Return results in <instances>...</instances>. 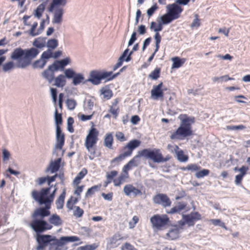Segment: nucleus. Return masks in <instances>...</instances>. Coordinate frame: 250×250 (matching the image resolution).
Instances as JSON below:
<instances>
[{
	"mask_svg": "<svg viewBox=\"0 0 250 250\" xmlns=\"http://www.w3.org/2000/svg\"><path fill=\"white\" fill-rule=\"evenodd\" d=\"M50 214V211L45 208L36 209L31 215L32 220L29 226L37 233H42L51 229L52 226L43 220L45 217L49 216Z\"/></svg>",
	"mask_w": 250,
	"mask_h": 250,
	"instance_id": "1",
	"label": "nucleus"
},
{
	"mask_svg": "<svg viewBox=\"0 0 250 250\" xmlns=\"http://www.w3.org/2000/svg\"><path fill=\"white\" fill-rule=\"evenodd\" d=\"M92 126L89 129L88 133L86 137L84 146L89 152L90 153L89 158L93 159L95 157V148L94 146L97 144L99 138V132L98 130L94 127L93 123Z\"/></svg>",
	"mask_w": 250,
	"mask_h": 250,
	"instance_id": "2",
	"label": "nucleus"
},
{
	"mask_svg": "<svg viewBox=\"0 0 250 250\" xmlns=\"http://www.w3.org/2000/svg\"><path fill=\"white\" fill-rule=\"evenodd\" d=\"M51 187L42 188L40 191L33 190L31 192L32 197L40 205H44V208H45L47 210L51 208L50 201L48 194L50 190Z\"/></svg>",
	"mask_w": 250,
	"mask_h": 250,
	"instance_id": "3",
	"label": "nucleus"
},
{
	"mask_svg": "<svg viewBox=\"0 0 250 250\" xmlns=\"http://www.w3.org/2000/svg\"><path fill=\"white\" fill-rule=\"evenodd\" d=\"M144 157L152 160L155 163L164 162L168 161L170 157L167 156L164 158L159 149H144L138 152L136 157Z\"/></svg>",
	"mask_w": 250,
	"mask_h": 250,
	"instance_id": "4",
	"label": "nucleus"
},
{
	"mask_svg": "<svg viewBox=\"0 0 250 250\" xmlns=\"http://www.w3.org/2000/svg\"><path fill=\"white\" fill-rule=\"evenodd\" d=\"M138 157H136V155L123 167L122 172L118 176V179L115 181V183H116V185H122L126 182V180L129 179V175L128 171L131 170L133 167L137 166L135 159Z\"/></svg>",
	"mask_w": 250,
	"mask_h": 250,
	"instance_id": "5",
	"label": "nucleus"
},
{
	"mask_svg": "<svg viewBox=\"0 0 250 250\" xmlns=\"http://www.w3.org/2000/svg\"><path fill=\"white\" fill-rule=\"evenodd\" d=\"M39 53V50L34 47L24 50V57L22 60L18 62L17 67H26L30 64L31 60L36 58Z\"/></svg>",
	"mask_w": 250,
	"mask_h": 250,
	"instance_id": "6",
	"label": "nucleus"
},
{
	"mask_svg": "<svg viewBox=\"0 0 250 250\" xmlns=\"http://www.w3.org/2000/svg\"><path fill=\"white\" fill-rule=\"evenodd\" d=\"M152 227L157 229H162L169 223V219L166 214H156L150 218Z\"/></svg>",
	"mask_w": 250,
	"mask_h": 250,
	"instance_id": "7",
	"label": "nucleus"
},
{
	"mask_svg": "<svg viewBox=\"0 0 250 250\" xmlns=\"http://www.w3.org/2000/svg\"><path fill=\"white\" fill-rule=\"evenodd\" d=\"M192 135L193 131L192 128L180 125L177 129L170 135V139L172 140H183L186 137Z\"/></svg>",
	"mask_w": 250,
	"mask_h": 250,
	"instance_id": "8",
	"label": "nucleus"
},
{
	"mask_svg": "<svg viewBox=\"0 0 250 250\" xmlns=\"http://www.w3.org/2000/svg\"><path fill=\"white\" fill-rule=\"evenodd\" d=\"M141 142L137 139H134L130 141L123 148V152L121 153L125 158L131 156L133 150L139 147Z\"/></svg>",
	"mask_w": 250,
	"mask_h": 250,
	"instance_id": "9",
	"label": "nucleus"
},
{
	"mask_svg": "<svg viewBox=\"0 0 250 250\" xmlns=\"http://www.w3.org/2000/svg\"><path fill=\"white\" fill-rule=\"evenodd\" d=\"M139 48V44L138 43H136L135 44L133 47L132 50L129 53V55L127 56V57L125 59V57L127 55L128 52V49H125L122 55L120 57L118 60V62L116 64H115L113 67V71H115L120 66H121L123 64V63L124 61L126 62H129L131 60V55L132 54L133 51H135L138 50Z\"/></svg>",
	"mask_w": 250,
	"mask_h": 250,
	"instance_id": "10",
	"label": "nucleus"
},
{
	"mask_svg": "<svg viewBox=\"0 0 250 250\" xmlns=\"http://www.w3.org/2000/svg\"><path fill=\"white\" fill-rule=\"evenodd\" d=\"M128 237L127 235L123 236L119 232H117L108 238L107 247L109 249L117 248L120 244V241L126 240Z\"/></svg>",
	"mask_w": 250,
	"mask_h": 250,
	"instance_id": "11",
	"label": "nucleus"
},
{
	"mask_svg": "<svg viewBox=\"0 0 250 250\" xmlns=\"http://www.w3.org/2000/svg\"><path fill=\"white\" fill-rule=\"evenodd\" d=\"M153 202L156 204L161 205L166 208L170 206L171 201L167 195L163 193H158L155 195L153 198Z\"/></svg>",
	"mask_w": 250,
	"mask_h": 250,
	"instance_id": "12",
	"label": "nucleus"
},
{
	"mask_svg": "<svg viewBox=\"0 0 250 250\" xmlns=\"http://www.w3.org/2000/svg\"><path fill=\"white\" fill-rule=\"evenodd\" d=\"M163 83L161 82L157 85H154L151 90V97L153 100H164V93L162 89Z\"/></svg>",
	"mask_w": 250,
	"mask_h": 250,
	"instance_id": "13",
	"label": "nucleus"
},
{
	"mask_svg": "<svg viewBox=\"0 0 250 250\" xmlns=\"http://www.w3.org/2000/svg\"><path fill=\"white\" fill-rule=\"evenodd\" d=\"M183 218L188 226H193L196 221L201 219V215L198 212H192L189 214L183 215Z\"/></svg>",
	"mask_w": 250,
	"mask_h": 250,
	"instance_id": "14",
	"label": "nucleus"
},
{
	"mask_svg": "<svg viewBox=\"0 0 250 250\" xmlns=\"http://www.w3.org/2000/svg\"><path fill=\"white\" fill-rule=\"evenodd\" d=\"M183 11V9L176 4H172L167 6V13L173 18L176 20L180 17V14Z\"/></svg>",
	"mask_w": 250,
	"mask_h": 250,
	"instance_id": "15",
	"label": "nucleus"
},
{
	"mask_svg": "<svg viewBox=\"0 0 250 250\" xmlns=\"http://www.w3.org/2000/svg\"><path fill=\"white\" fill-rule=\"evenodd\" d=\"M179 119L181 121L180 125L192 128L191 125L195 123V118L189 117L187 114H181L179 116Z\"/></svg>",
	"mask_w": 250,
	"mask_h": 250,
	"instance_id": "16",
	"label": "nucleus"
},
{
	"mask_svg": "<svg viewBox=\"0 0 250 250\" xmlns=\"http://www.w3.org/2000/svg\"><path fill=\"white\" fill-rule=\"evenodd\" d=\"M112 71L110 72H93L91 74V77L94 80L97 81H100L103 79H106V81H109L110 78L112 77Z\"/></svg>",
	"mask_w": 250,
	"mask_h": 250,
	"instance_id": "17",
	"label": "nucleus"
},
{
	"mask_svg": "<svg viewBox=\"0 0 250 250\" xmlns=\"http://www.w3.org/2000/svg\"><path fill=\"white\" fill-rule=\"evenodd\" d=\"M56 139L57 143L56 147L59 149H62L64 144V135L62 132L61 128L60 126H57L56 127Z\"/></svg>",
	"mask_w": 250,
	"mask_h": 250,
	"instance_id": "18",
	"label": "nucleus"
},
{
	"mask_svg": "<svg viewBox=\"0 0 250 250\" xmlns=\"http://www.w3.org/2000/svg\"><path fill=\"white\" fill-rule=\"evenodd\" d=\"M124 192L126 196H130L132 193L134 196L139 195H142V192L141 190L137 188L131 184L126 185L124 188Z\"/></svg>",
	"mask_w": 250,
	"mask_h": 250,
	"instance_id": "19",
	"label": "nucleus"
},
{
	"mask_svg": "<svg viewBox=\"0 0 250 250\" xmlns=\"http://www.w3.org/2000/svg\"><path fill=\"white\" fill-rule=\"evenodd\" d=\"M70 62L69 58H66L60 61H55L52 65H49V68H54V70H58L59 69L63 70Z\"/></svg>",
	"mask_w": 250,
	"mask_h": 250,
	"instance_id": "20",
	"label": "nucleus"
},
{
	"mask_svg": "<svg viewBox=\"0 0 250 250\" xmlns=\"http://www.w3.org/2000/svg\"><path fill=\"white\" fill-rule=\"evenodd\" d=\"M39 245L38 249H42L51 241V236L49 235H39L37 237Z\"/></svg>",
	"mask_w": 250,
	"mask_h": 250,
	"instance_id": "21",
	"label": "nucleus"
},
{
	"mask_svg": "<svg viewBox=\"0 0 250 250\" xmlns=\"http://www.w3.org/2000/svg\"><path fill=\"white\" fill-rule=\"evenodd\" d=\"M118 174V172L115 170L106 172V181L104 182L105 186H107L108 184L113 182L115 187H120L121 185H116V183H115V181L118 179V177L117 178H115V177L117 176Z\"/></svg>",
	"mask_w": 250,
	"mask_h": 250,
	"instance_id": "22",
	"label": "nucleus"
},
{
	"mask_svg": "<svg viewBox=\"0 0 250 250\" xmlns=\"http://www.w3.org/2000/svg\"><path fill=\"white\" fill-rule=\"evenodd\" d=\"M120 101L119 98L114 99L109 107V112L113 115L115 119L117 117L120 112V108L118 106Z\"/></svg>",
	"mask_w": 250,
	"mask_h": 250,
	"instance_id": "23",
	"label": "nucleus"
},
{
	"mask_svg": "<svg viewBox=\"0 0 250 250\" xmlns=\"http://www.w3.org/2000/svg\"><path fill=\"white\" fill-rule=\"evenodd\" d=\"M61 162V158H58L54 161L51 162L49 167L46 168V172L50 171L53 173L58 171L60 167Z\"/></svg>",
	"mask_w": 250,
	"mask_h": 250,
	"instance_id": "24",
	"label": "nucleus"
},
{
	"mask_svg": "<svg viewBox=\"0 0 250 250\" xmlns=\"http://www.w3.org/2000/svg\"><path fill=\"white\" fill-rule=\"evenodd\" d=\"M24 57V50L21 48H17L14 50L11 55L12 60H18V62Z\"/></svg>",
	"mask_w": 250,
	"mask_h": 250,
	"instance_id": "25",
	"label": "nucleus"
},
{
	"mask_svg": "<svg viewBox=\"0 0 250 250\" xmlns=\"http://www.w3.org/2000/svg\"><path fill=\"white\" fill-rule=\"evenodd\" d=\"M187 206V203L186 202H179L177 206L172 208L169 211H167V212L168 214H174L177 212H179L186 209Z\"/></svg>",
	"mask_w": 250,
	"mask_h": 250,
	"instance_id": "26",
	"label": "nucleus"
},
{
	"mask_svg": "<svg viewBox=\"0 0 250 250\" xmlns=\"http://www.w3.org/2000/svg\"><path fill=\"white\" fill-rule=\"evenodd\" d=\"M66 196V189L64 188L62 192L58 197L56 201V208L58 209H62L63 208L64 199Z\"/></svg>",
	"mask_w": 250,
	"mask_h": 250,
	"instance_id": "27",
	"label": "nucleus"
},
{
	"mask_svg": "<svg viewBox=\"0 0 250 250\" xmlns=\"http://www.w3.org/2000/svg\"><path fill=\"white\" fill-rule=\"evenodd\" d=\"M155 40V49L153 53L150 56L148 59V61L150 62L154 58L156 53L158 51L160 48V43L161 41V36L159 33H155L154 36Z\"/></svg>",
	"mask_w": 250,
	"mask_h": 250,
	"instance_id": "28",
	"label": "nucleus"
},
{
	"mask_svg": "<svg viewBox=\"0 0 250 250\" xmlns=\"http://www.w3.org/2000/svg\"><path fill=\"white\" fill-rule=\"evenodd\" d=\"M63 11L62 8H59L55 10L52 22L55 23H60L62 20Z\"/></svg>",
	"mask_w": 250,
	"mask_h": 250,
	"instance_id": "29",
	"label": "nucleus"
},
{
	"mask_svg": "<svg viewBox=\"0 0 250 250\" xmlns=\"http://www.w3.org/2000/svg\"><path fill=\"white\" fill-rule=\"evenodd\" d=\"M55 71L54 70V68L50 69L49 66L48 68L43 72L42 76L51 83L54 80V71Z\"/></svg>",
	"mask_w": 250,
	"mask_h": 250,
	"instance_id": "30",
	"label": "nucleus"
},
{
	"mask_svg": "<svg viewBox=\"0 0 250 250\" xmlns=\"http://www.w3.org/2000/svg\"><path fill=\"white\" fill-rule=\"evenodd\" d=\"M54 83L53 85L58 87L62 88L66 84L65 77L62 74H60L54 78Z\"/></svg>",
	"mask_w": 250,
	"mask_h": 250,
	"instance_id": "31",
	"label": "nucleus"
},
{
	"mask_svg": "<svg viewBox=\"0 0 250 250\" xmlns=\"http://www.w3.org/2000/svg\"><path fill=\"white\" fill-rule=\"evenodd\" d=\"M46 38L39 37L34 40L33 45L38 49H42L46 46Z\"/></svg>",
	"mask_w": 250,
	"mask_h": 250,
	"instance_id": "32",
	"label": "nucleus"
},
{
	"mask_svg": "<svg viewBox=\"0 0 250 250\" xmlns=\"http://www.w3.org/2000/svg\"><path fill=\"white\" fill-rule=\"evenodd\" d=\"M113 144V137L112 133L105 134L104 139V146L109 149H112Z\"/></svg>",
	"mask_w": 250,
	"mask_h": 250,
	"instance_id": "33",
	"label": "nucleus"
},
{
	"mask_svg": "<svg viewBox=\"0 0 250 250\" xmlns=\"http://www.w3.org/2000/svg\"><path fill=\"white\" fill-rule=\"evenodd\" d=\"M50 225L52 224L55 226H59L62 224V221L61 217L57 214H52L48 219Z\"/></svg>",
	"mask_w": 250,
	"mask_h": 250,
	"instance_id": "34",
	"label": "nucleus"
},
{
	"mask_svg": "<svg viewBox=\"0 0 250 250\" xmlns=\"http://www.w3.org/2000/svg\"><path fill=\"white\" fill-rule=\"evenodd\" d=\"M87 173V169L85 168H83L73 180V185H79V184L81 183V180L84 178Z\"/></svg>",
	"mask_w": 250,
	"mask_h": 250,
	"instance_id": "35",
	"label": "nucleus"
},
{
	"mask_svg": "<svg viewBox=\"0 0 250 250\" xmlns=\"http://www.w3.org/2000/svg\"><path fill=\"white\" fill-rule=\"evenodd\" d=\"M175 147V150H177V151H176V153L177 159L181 162H187L188 159V156L185 154L183 150L181 149L179 150V147L177 146H176Z\"/></svg>",
	"mask_w": 250,
	"mask_h": 250,
	"instance_id": "36",
	"label": "nucleus"
},
{
	"mask_svg": "<svg viewBox=\"0 0 250 250\" xmlns=\"http://www.w3.org/2000/svg\"><path fill=\"white\" fill-rule=\"evenodd\" d=\"M102 187L101 184H99L97 185H95L89 188L85 194V198L91 197L97 191H98L100 190Z\"/></svg>",
	"mask_w": 250,
	"mask_h": 250,
	"instance_id": "37",
	"label": "nucleus"
},
{
	"mask_svg": "<svg viewBox=\"0 0 250 250\" xmlns=\"http://www.w3.org/2000/svg\"><path fill=\"white\" fill-rule=\"evenodd\" d=\"M172 61H173L172 67L178 68L182 66V65L186 62V59H180L178 57H175L172 58Z\"/></svg>",
	"mask_w": 250,
	"mask_h": 250,
	"instance_id": "38",
	"label": "nucleus"
},
{
	"mask_svg": "<svg viewBox=\"0 0 250 250\" xmlns=\"http://www.w3.org/2000/svg\"><path fill=\"white\" fill-rule=\"evenodd\" d=\"M66 3V0H53L48 8V11L49 12H52L56 6L59 5L64 6L65 5Z\"/></svg>",
	"mask_w": 250,
	"mask_h": 250,
	"instance_id": "39",
	"label": "nucleus"
},
{
	"mask_svg": "<svg viewBox=\"0 0 250 250\" xmlns=\"http://www.w3.org/2000/svg\"><path fill=\"white\" fill-rule=\"evenodd\" d=\"M167 238L169 240H175L179 236V230L177 229H172L167 234Z\"/></svg>",
	"mask_w": 250,
	"mask_h": 250,
	"instance_id": "40",
	"label": "nucleus"
},
{
	"mask_svg": "<svg viewBox=\"0 0 250 250\" xmlns=\"http://www.w3.org/2000/svg\"><path fill=\"white\" fill-rule=\"evenodd\" d=\"M60 241L62 244H64L69 242L80 241V239L76 236H64L60 238Z\"/></svg>",
	"mask_w": 250,
	"mask_h": 250,
	"instance_id": "41",
	"label": "nucleus"
},
{
	"mask_svg": "<svg viewBox=\"0 0 250 250\" xmlns=\"http://www.w3.org/2000/svg\"><path fill=\"white\" fill-rule=\"evenodd\" d=\"M101 94L103 95V98L105 100H109L113 96L112 91L107 88H103L101 90Z\"/></svg>",
	"mask_w": 250,
	"mask_h": 250,
	"instance_id": "42",
	"label": "nucleus"
},
{
	"mask_svg": "<svg viewBox=\"0 0 250 250\" xmlns=\"http://www.w3.org/2000/svg\"><path fill=\"white\" fill-rule=\"evenodd\" d=\"M150 28L151 30L156 32V33H157L163 29V25L162 23H157L155 21H152L150 23Z\"/></svg>",
	"mask_w": 250,
	"mask_h": 250,
	"instance_id": "43",
	"label": "nucleus"
},
{
	"mask_svg": "<svg viewBox=\"0 0 250 250\" xmlns=\"http://www.w3.org/2000/svg\"><path fill=\"white\" fill-rule=\"evenodd\" d=\"M45 9V5L43 4H40L35 10V15L38 19H40L42 16V14Z\"/></svg>",
	"mask_w": 250,
	"mask_h": 250,
	"instance_id": "44",
	"label": "nucleus"
},
{
	"mask_svg": "<svg viewBox=\"0 0 250 250\" xmlns=\"http://www.w3.org/2000/svg\"><path fill=\"white\" fill-rule=\"evenodd\" d=\"M47 62V61L42 59L41 57V59L35 61L33 64V66L34 68H42L44 67Z\"/></svg>",
	"mask_w": 250,
	"mask_h": 250,
	"instance_id": "45",
	"label": "nucleus"
},
{
	"mask_svg": "<svg viewBox=\"0 0 250 250\" xmlns=\"http://www.w3.org/2000/svg\"><path fill=\"white\" fill-rule=\"evenodd\" d=\"M46 45L49 49H54L58 45V41L55 39H50L46 42Z\"/></svg>",
	"mask_w": 250,
	"mask_h": 250,
	"instance_id": "46",
	"label": "nucleus"
},
{
	"mask_svg": "<svg viewBox=\"0 0 250 250\" xmlns=\"http://www.w3.org/2000/svg\"><path fill=\"white\" fill-rule=\"evenodd\" d=\"M125 158L120 154L111 161V164L113 167L119 165L120 163Z\"/></svg>",
	"mask_w": 250,
	"mask_h": 250,
	"instance_id": "47",
	"label": "nucleus"
},
{
	"mask_svg": "<svg viewBox=\"0 0 250 250\" xmlns=\"http://www.w3.org/2000/svg\"><path fill=\"white\" fill-rule=\"evenodd\" d=\"M75 187V190L74 191V194L76 195L79 198L81 197V193L83 192L84 186L81 185L79 186V185H73Z\"/></svg>",
	"mask_w": 250,
	"mask_h": 250,
	"instance_id": "48",
	"label": "nucleus"
},
{
	"mask_svg": "<svg viewBox=\"0 0 250 250\" xmlns=\"http://www.w3.org/2000/svg\"><path fill=\"white\" fill-rule=\"evenodd\" d=\"M161 19L162 23L164 24H168L174 20L167 13L162 16Z\"/></svg>",
	"mask_w": 250,
	"mask_h": 250,
	"instance_id": "49",
	"label": "nucleus"
},
{
	"mask_svg": "<svg viewBox=\"0 0 250 250\" xmlns=\"http://www.w3.org/2000/svg\"><path fill=\"white\" fill-rule=\"evenodd\" d=\"M15 66L16 65L14 64V62H13L10 61L5 63L3 65L2 69L3 71L7 72L12 70ZM16 66L17 67V64L16 65Z\"/></svg>",
	"mask_w": 250,
	"mask_h": 250,
	"instance_id": "50",
	"label": "nucleus"
},
{
	"mask_svg": "<svg viewBox=\"0 0 250 250\" xmlns=\"http://www.w3.org/2000/svg\"><path fill=\"white\" fill-rule=\"evenodd\" d=\"M160 69L156 68L152 71L149 75V78L152 80H157L160 77Z\"/></svg>",
	"mask_w": 250,
	"mask_h": 250,
	"instance_id": "51",
	"label": "nucleus"
},
{
	"mask_svg": "<svg viewBox=\"0 0 250 250\" xmlns=\"http://www.w3.org/2000/svg\"><path fill=\"white\" fill-rule=\"evenodd\" d=\"M66 104L69 109L73 110L75 108L77 103L74 100L68 99L66 101Z\"/></svg>",
	"mask_w": 250,
	"mask_h": 250,
	"instance_id": "52",
	"label": "nucleus"
},
{
	"mask_svg": "<svg viewBox=\"0 0 250 250\" xmlns=\"http://www.w3.org/2000/svg\"><path fill=\"white\" fill-rule=\"evenodd\" d=\"M73 78V83L74 85L80 83L84 79L83 75L80 74H75Z\"/></svg>",
	"mask_w": 250,
	"mask_h": 250,
	"instance_id": "53",
	"label": "nucleus"
},
{
	"mask_svg": "<svg viewBox=\"0 0 250 250\" xmlns=\"http://www.w3.org/2000/svg\"><path fill=\"white\" fill-rule=\"evenodd\" d=\"M209 173V170L206 169H202V170L197 171L195 174V176L197 178H201L204 176H207Z\"/></svg>",
	"mask_w": 250,
	"mask_h": 250,
	"instance_id": "54",
	"label": "nucleus"
},
{
	"mask_svg": "<svg viewBox=\"0 0 250 250\" xmlns=\"http://www.w3.org/2000/svg\"><path fill=\"white\" fill-rule=\"evenodd\" d=\"M53 52L50 49L44 51L42 54L41 58L46 60L49 58H53Z\"/></svg>",
	"mask_w": 250,
	"mask_h": 250,
	"instance_id": "55",
	"label": "nucleus"
},
{
	"mask_svg": "<svg viewBox=\"0 0 250 250\" xmlns=\"http://www.w3.org/2000/svg\"><path fill=\"white\" fill-rule=\"evenodd\" d=\"M201 167L196 164H191L188 165V170L191 172H197L201 169Z\"/></svg>",
	"mask_w": 250,
	"mask_h": 250,
	"instance_id": "56",
	"label": "nucleus"
},
{
	"mask_svg": "<svg viewBox=\"0 0 250 250\" xmlns=\"http://www.w3.org/2000/svg\"><path fill=\"white\" fill-rule=\"evenodd\" d=\"M75 209L74 211L73 215L76 217H81L83 214V210L80 207L76 206L75 207Z\"/></svg>",
	"mask_w": 250,
	"mask_h": 250,
	"instance_id": "57",
	"label": "nucleus"
},
{
	"mask_svg": "<svg viewBox=\"0 0 250 250\" xmlns=\"http://www.w3.org/2000/svg\"><path fill=\"white\" fill-rule=\"evenodd\" d=\"M139 221V218L138 216H134L132 219V220L129 222V227L130 229H133L137 223Z\"/></svg>",
	"mask_w": 250,
	"mask_h": 250,
	"instance_id": "58",
	"label": "nucleus"
},
{
	"mask_svg": "<svg viewBox=\"0 0 250 250\" xmlns=\"http://www.w3.org/2000/svg\"><path fill=\"white\" fill-rule=\"evenodd\" d=\"M55 122L57 124V126H59L60 125H61L62 124V114L58 113L57 109H56L55 111Z\"/></svg>",
	"mask_w": 250,
	"mask_h": 250,
	"instance_id": "59",
	"label": "nucleus"
},
{
	"mask_svg": "<svg viewBox=\"0 0 250 250\" xmlns=\"http://www.w3.org/2000/svg\"><path fill=\"white\" fill-rule=\"evenodd\" d=\"M158 9L157 3L153 4L150 8L147 10V14L149 17H150L154 13L155 11Z\"/></svg>",
	"mask_w": 250,
	"mask_h": 250,
	"instance_id": "60",
	"label": "nucleus"
},
{
	"mask_svg": "<svg viewBox=\"0 0 250 250\" xmlns=\"http://www.w3.org/2000/svg\"><path fill=\"white\" fill-rule=\"evenodd\" d=\"M65 77L68 78H73L75 75V72L70 68L67 69L64 71Z\"/></svg>",
	"mask_w": 250,
	"mask_h": 250,
	"instance_id": "61",
	"label": "nucleus"
},
{
	"mask_svg": "<svg viewBox=\"0 0 250 250\" xmlns=\"http://www.w3.org/2000/svg\"><path fill=\"white\" fill-rule=\"evenodd\" d=\"M122 250H137L133 245L129 243H125L121 247Z\"/></svg>",
	"mask_w": 250,
	"mask_h": 250,
	"instance_id": "62",
	"label": "nucleus"
},
{
	"mask_svg": "<svg viewBox=\"0 0 250 250\" xmlns=\"http://www.w3.org/2000/svg\"><path fill=\"white\" fill-rule=\"evenodd\" d=\"M115 137L116 139L120 142H123L126 141V138H125L124 134L122 132L119 131L116 132Z\"/></svg>",
	"mask_w": 250,
	"mask_h": 250,
	"instance_id": "63",
	"label": "nucleus"
},
{
	"mask_svg": "<svg viewBox=\"0 0 250 250\" xmlns=\"http://www.w3.org/2000/svg\"><path fill=\"white\" fill-rule=\"evenodd\" d=\"M98 246L96 244L92 245H88L80 247L82 250H94L97 248Z\"/></svg>",
	"mask_w": 250,
	"mask_h": 250,
	"instance_id": "64",
	"label": "nucleus"
}]
</instances>
